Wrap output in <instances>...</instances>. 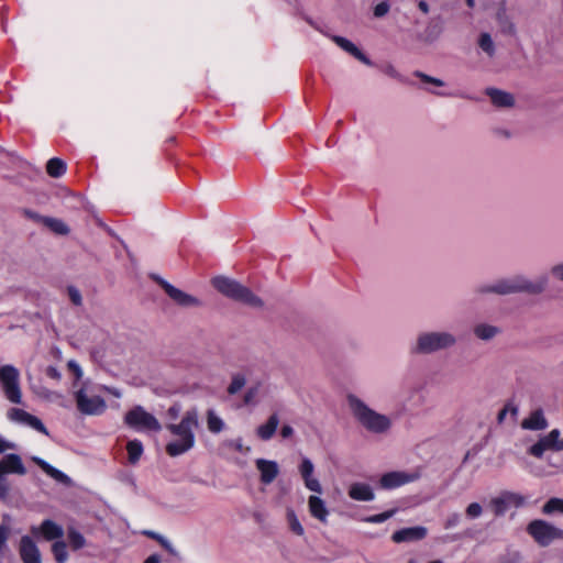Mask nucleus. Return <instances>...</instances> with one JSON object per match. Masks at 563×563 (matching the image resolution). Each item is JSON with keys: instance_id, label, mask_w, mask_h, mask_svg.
Masks as SVG:
<instances>
[{"instance_id": "f257e3e1", "label": "nucleus", "mask_w": 563, "mask_h": 563, "mask_svg": "<svg viewBox=\"0 0 563 563\" xmlns=\"http://www.w3.org/2000/svg\"><path fill=\"white\" fill-rule=\"evenodd\" d=\"M199 428V412L197 408L187 410L178 423H168L166 429L174 440L166 444V453L176 457L190 451L196 443V431Z\"/></svg>"}, {"instance_id": "f03ea898", "label": "nucleus", "mask_w": 563, "mask_h": 563, "mask_svg": "<svg viewBox=\"0 0 563 563\" xmlns=\"http://www.w3.org/2000/svg\"><path fill=\"white\" fill-rule=\"evenodd\" d=\"M548 284V275H541L536 280H531L525 275H514L511 277L501 278L493 283L482 284L476 287L475 292L478 295L496 294L500 296L516 292L539 295L545 290Z\"/></svg>"}, {"instance_id": "7ed1b4c3", "label": "nucleus", "mask_w": 563, "mask_h": 563, "mask_svg": "<svg viewBox=\"0 0 563 563\" xmlns=\"http://www.w3.org/2000/svg\"><path fill=\"white\" fill-rule=\"evenodd\" d=\"M347 405L353 417L367 431L376 434H383L388 432L391 428V419L388 416L369 408L355 395L347 396Z\"/></svg>"}, {"instance_id": "20e7f679", "label": "nucleus", "mask_w": 563, "mask_h": 563, "mask_svg": "<svg viewBox=\"0 0 563 563\" xmlns=\"http://www.w3.org/2000/svg\"><path fill=\"white\" fill-rule=\"evenodd\" d=\"M213 287L223 296L242 302L252 308H262L263 300L256 296L250 288L235 279L218 276L212 279Z\"/></svg>"}, {"instance_id": "39448f33", "label": "nucleus", "mask_w": 563, "mask_h": 563, "mask_svg": "<svg viewBox=\"0 0 563 563\" xmlns=\"http://www.w3.org/2000/svg\"><path fill=\"white\" fill-rule=\"evenodd\" d=\"M456 336L448 331H426L418 334L411 351L416 354H432L456 344Z\"/></svg>"}, {"instance_id": "423d86ee", "label": "nucleus", "mask_w": 563, "mask_h": 563, "mask_svg": "<svg viewBox=\"0 0 563 563\" xmlns=\"http://www.w3.org/2000/svg\"><path fill=\"white\" fill-rule=\"evenodd\" d=\"M77 409L85 416H100L107 409L106 400L86 384L75 393Z\"/></svg>"}, {"instance_id": "0eeeda50", "label": "nucleus", "mask_w": 563, "mask_h": 563, "mask_svg": "<svg viewBox=\"0 0 563 563\" xmlns=\"http://www.w3.org/2000/svg\"><path fill=\"white\" fill-rule=\"evenodd\" d=\"M124 422L136 431L159 432L162 430L159 421L142 406H135L129 410L124 416Z\"/></svg>"}, {"instance_id": "6e6552de", "label": "nucleus", "mask_w": 563, "mask_h": 563, "mask_svg": "<svg viewBox=\"0 0 563 563\" xmlns=\"http://www.w3.org/2000/svg\"><path fill=\"white\" fill-rule=\"evenodd\" d=\"M528 533L541 547H548L554 540L563 539V530L552 523L537 519L532 520L527 527Z\"/></svg>"}, {"instance_id": "1a4fd4ad", "label": "nucleus", "mask_w": 563, "mask_h": 563, "mask_svg": "<svg viewBox=\"0 0 563 563\" xmlns=\"http://www.w3.org/2000/svg\"><path fill=\"white\" fill-rule=\"evenodd\" d=\"M19 371L12 365H3L0 367V385L5 398L12 404L22 402V393L20 388Z\"/></svg>"}, {"instance_id": "9d476101", "label": "nucleus", "mask_w": 563, "mask_h": 563, "mask_svg": "<svg viewBox=\"0 0 563 563\" xmlns=\"http://www.w3.org/2000/svg\"><path fill=\"white\" fill-rule=\"evenodd\" d=\"M525 504V498L509 490L501 492L498 496L493 497L489 501L495 516H504L511 507H521Z\"/></svg>"}, {"instance_id": "9b49d317", "label": "nucleus", "mask_w": 563, "mask_h": 563, "mask_svg": "<svg viewBox=\"0 0 563 563\" xmlns=\"http://www.w3.org/2000/svg\"><path fill=\"white\" fill-rule=\"evenodd\" d=\"M561 431L553 429L549 433L541 435L539 440L528 449V453L537 459H542L545 451L560 452L559 438Z\"/></svg>"}, {"instance_id": "f8f14e48", "label": "nucleus", "mask_w": 563, "mask_h": 563, "mask_svg": "<svg viewBox=\"0 0 563 563\" xmlns=\"http://www.w3.org/2000/svg\"><path fill=\"white\" fill-rule=\"evenodd\" d=\"M154 279L163 287L168 297L178 306L189 308L198 307L201 305V301L198 298L183 291L181 289L176 288L165 279L161 277H154Z\"/></svg>"}, {"instance_id": "ddd939ff", "label": "nucleus", "mask_w": 563, "mask_h": 563, "mask_svg": "<svg viewBox=\"0 0 563 563\" xmlns=\"http://www.w3.org/2000/svg\"><path fill=\"white\" fill-rule=\"evenodd\" d=\"M7 417L11 422L22 424V426H27L45 435L49 434L47 428L44 426V423L37 417L26 412L23 409L11 408L8 410Z\"/></svg>"}, {"instance_id": "4468645a", "label": "nucleus", "mask_w": 563, "mask_h": 563, "mask_svg": "<svg viewBox=\"0 0 563 563\" xmlns=\"http://www.w3.org/2000/svg\"><path fill=\"white\" fill-rule=\"evenodd\" d=\"M30 532L33 538L53 541L63 538L64 529L62 526L51 519H45L38 526H32Z\"/></svg>"}, {"instance_id": "2eb2a0df", "label": "nucleus", "mask_w": 563, "mask_h": 563, "mask_svg": "<svg viewBox=\"0 0 563 563\" xmlns=\"http://www.w3.org/2000/svg\"><path fill=\"white\" fill-rule=\"evenodd\" d=\"M418 476L416 474L401 472V471H394L385 473L380 479H379V486L383 489H395L402 485L412 483L416 481Z\"/></svg>"}, {"instance_id": "dca6fc26", "label": "nucleus", "mask_w": 563, "mask_h": 563, "mask_svg": "<svg viewBox=\"0 0 563 563\" xmlns=\"http://www.w3.org/2000/svg\"><path fill=\"white\" fill-rule=\"evenodd\" d=\"M19 554L23 563H42L41 552L34 538L23 536L19 543Z\"/></svg>"}, {"instance_id": "f3484780", "label": "nucleus", "mask_w": 563, "mask_h": 563, "mask_svg": "<svg viewBox=\"0 0 563 563\" xmlns=\"http://www.w3.org/2000/svg\"><path fill=\"white\" fill-rule=\"evenodd\" d=\"M302 477L305 487L316 494L322 493V486L317 477L313 476L314 465L310 459L303 456L298 467Z\"/></svg>"}, {"instance_id": "a211bd4d", "label": "nucleus", "mask_w": 563, "mask_h": 563, "mask_svg": "<svg viewBox=\"0 0 563 563\" xmlns=\"http://www.w3.org/2000/svg\"><path fill=\"white\" fill-rule=\"evenodd\" d=\"M428 534V529L423 526L407 527L395 531L391 540L395 543L413 542L424 539Z\"/></svg>"}, {"instance_id": "6ab92c4d", "label": "nucleus", "mask_w": 563, "mask_h": 563, "mask_svg": "<svg viewBox=\"0 0 563 563\" xmlns=\"http://www.w3.org/2000/svg\"><path fill=\"white\" fill-rule=\"evenodd\" d=\"M0 473L3 474H18L25 475L26 468L22 462L20 455L11 453L7 454L2 460H0Z\"/></svg>"}, {"instance_id": "aec40b11", "label": "nucleus", "mask_w": 563, "mask_h": 563, "mask_svg": "<svg viewBox=\"0 0 563 563\" xmlns=\"http://www.w3.org/2000/svg\"><path fill=\"white\" fill-rule=\"evenodd\" d=\"M255 464L261 474V482L265 485L273 483L279 473L278 464L275 461L257 459Z\"/></svg>"}, {"instance_id": "412c9836", "label": "nucleus", "mask_w": 563, "mask_h": 563, "mask_svg": "<svg viewBox=\"0 0 563 563\" xmlns=\"http://www.w3.org/2000/svg\"><path fill=\"white\" fill-rule=\"evenodd\" d=\"M520 426L523 430L542 431L549 427V422L543 410L536 409L521 421Z\"/></svg>"}, {"instance_id": "4be33fe9", "label": "nucleus", "mask_w": 563, "mask_h": 563, "mask_svg": "<svg viewBox=\"0 0 563 563\" xmlns=\"http://www.w3.org/2000/svg\"><path fill=\"white\" fill-rule=\"evenodd\" d=\"M331 38L339 47H341L346 53L351 54L353 57H355L363 64L368 66L372 65L371 59L350 40L339 35H333L331 36Z\"/></svg>"}, {"instance_id": "5701e85b", "label": "nucleus", "mask_w": 563, "mask_h": 563, "mask_svg": "<svg viewBox=\"0 0 563 563\" xmlns=\"http://www.w3.org/2000/svg\"><path fill=\"white\" fill-rule=\"evenodd\" d=\"M349 496L357 501H372L375 498L372 487L365 483H353L349 488Z\"/></svg>"}, {"instance_id": "b1692460", "label": "nucleus", "mask_w": 563, "mask_h": 563, "mask_svg": "<svg viewBox=\"0 0 563 563\" xmlns=\"http://www.w3.org/2000/svg\"><path fill=\"white\" fill-rule=\"evenodd\" d=\"M308 507L310 515L313 518L320 520L321 522H327L329 510L325 506V503L319 496L311 495L308 498Z\"/></svg>"}, {"instance_id": "393cba45", "label": "nucleus", "mask_w": 563, "mask_h": 563, "mask_svg": "<svg viewBox=\"0 0 563 563\" xmlns=\"http://www.w3.org/2000/svg\"><path fill=\"white\" fill-rule=\"evenodd\" d=\"M32 461L36 465H38L43 472H45L49 477L54 478L56 482L66 484V485L70 484V478L65 473H63L62 471L52 466L49 463H47L43 459H41L38 456H33Z\"/></svg>"}, {"instance_id": "a878e982", "label": "nucleus", "mask_w": 563, "mask_h": 563, "mask_svg": "<svg viewBox=\"0 0 563 563\" xmlns=\"http://www.w3.org/2000/svg\"><path fill=\"white\" fill-rule=\"evenodd\" d=\"M279 424V418L276 413L269 416L268 420L257 427L256 434L263 441H268L275 434L277 427Z\"/></svg>"}, {"instance_id": "bb28decb", "label": "nucleus", "mask_w": 563, "mask_h": 563, "mask_svg": "<svg viewBox=\"0 0 563 563\" xmlns=\"http://www.w3.org/2000/svg\"><path fill=\"white\" fill-rule=\"evenodd\" d=\"M486 93L496 107H511L514 104V97L509 92L496 88H488Z\"/></svg>"}, {"instance_id": "cd10ccee", "label": "nucleus", "mask_w": 563, "mask_h": 563, "mask_svg": "<svg viewBox=\"0 0 563 563\" xmlns=\"http://www.w3.org/2000/svg\"><path fill=\"white\" fill-rule=\"evenodd\" d=\"M126 452L129 463L132 465L137 464L144 453L143 443L137 439L130 440L126 443Z\"/></svg>"}, {"instance_id": "c85d7f7f", "label": "nucleus", "mask_w": 563, "mask_h": 563, "mask_svg": "<svg viewBox=\"0 0 563 563\" xmlns=\"http://www.w3.org/2000/svg\"><path fill=\"white\" fill-rule=\"evenodd\" d=\"M207 428L211 433H220L224 430L225 423L223 419L216 412L214 409L207 411Z\"/></svg>"}, {"instance_id": "c756f323", "label": "nucleus", "mask_w": 563, "mask_h": 563, "mask_svg": "<svg viewBox=\"0 0 563 563\" xmlns=\"http://www.w3.org/2000/svg\"><path fill=\"white\" fill-rule=\"evenodd\" d=\"M262 386V382H256L246 389L243 397V404L245 406H256L260 402Z\"/></svg>"}, {"instance_id": "7c9ffc66", "label": "nucleus", "mask_w": 563, "mask_h": 563, "mask_svg": "<svg viewBox=\"0 0 563 563\" xmlns=\"http://www.w3.org/2000/svg\"><path fill=\"white\" fill-rule=\"evenodd\" d=\"M499 333V329L487 323H479L474 328V334L484 341L492 340Z\"/></svg>"}, {"instance_id": "2f4dec72", "label": "nucleus", "mask_w": 563, "mask_h": 563, "mask_svg": "<svg viewBox=\"0 0 563 563\" xmlns=\"http://www.w3.org/2000/svg\"><path fill=\"white\" fill-rule=\"evenodd\" d=\"M66 163L60 158L53 157L46 164V172L51 177L58 178L66 173Z\"/></svg>"}, {"instance_id": "473e14b6", "label": "nucleus", "mask_w": 563, "mask_h": 563, "mask_svg": "<svg viewBox=\"0 0 563 563\" xmlns=\"http://www.w3.org/2000/svg\"><path fill=\"white\" fill-rule=\"evenodd\" d=\"M44 225L54 233L60 235H65L69 232L67 224L63 220L56 218L46 217V219H44Z\"/></svg>"}, {"instance_id": "72a5a7b5", "label": "nucleus", "mask_w": 563, "mask_h": 563, "mask_svg": "<svg viewBox=\"0 0 563 563\" xmlns=\"http://www.w3.org/2000/svg\"><path fill=\"white\" fill-rule=\"evenodd\" d=\"M544 515H563V498L552 497L542 506Z\"/></svg>"}, {"instance_id": "f704fd0d", "label": "nucleus", "mask_w": 563, "mask_h": 563, "mask_svg": "<svg viewBox=\"0 0 563 563\" xmlns=\"http://www.w3.org/2000/svg\"><path fill=\"white\" fill-rule=\"evenodd\" d=\"M478 46L479 48L486 53L489 57H494L495 55V43L492 38V35L487 32L481 33L478 37Z\"/></svg>"}, {"instance_id": "c9c22d12", "label": "nucleus", "mask_w": 563, "mask_h": 563, "mask_svg": "<svg viewBox=\"0 0 563 563\" xmlns=\"http://www.w3.org/2000/svg\"><path fill=\"white\" fill-rule=\"evenodd\" d=\"M67 538L73 550H79L86 545L85 537L75 528L67 530Z\"/></svg>"}, {"instance_id": "e433bc0d", "label": "nucleus", "mask_w": 563, "mask_h": 563, "mask_svg": "<svg viewBox=\"0 0 563 563\" xmlns=\"http://www.w3.org/2000/svg\"><path fill=\"white\" fill-rule=\"evenodd\" d=\"M246 384V377L242 373H235L231 377V382L227 388L229 395L238 394Z\"/></svg>"}, {"instance_id": "4c0bfd02", "label": "nucleus", "mask_w": 563, "mask_h": 563, "mask_svg": "<svg viewBox=\"0 0 563 563\" xmlns=\"http://www.w3.org/2000/svg\"><path fill=\"white\" fill-rule=\"evenodd\" d=\"M52 553L57 563H65L68 560L67 545L64 541H55L52 544Z\"/></svg>"}, {"instance_id": "58836bf2", "label": "nucleus", "mask_w": 563, "mask_h": 563, "mask_svg": "<svg viewBox=\"0 0 563 563\" xmlns=\"http://www.w3.org/2000/svg\"><path fill=\"white\" fill-rule=\"evenodd\" d=\"M497 20L501 33L507 35H514L516 33L515 24L507 18L505 11H499L497 13Z\"/></svg>"}, {"instance_id": "ea45409f", "label": "nucleus", "mask_w": 563, "mask_h": 563, "mask_svg": "<svg viewBox=\"0 0 563 563\" xmlns=\"http://www.w3.org/2000/svg\"><path fill=\"white\" fill-rule=\"evenodd\" d=\"M287 521L290 530L297 536H303L305 529L292 509L287 510Z\"/></svg>"}, {"instance_id": "a19ab883", "label": "nucleus", "mask_w": 563, "mask_h": 563, "mask_svg": "<svg viewBox=\"0 0 563 563\" xmlns=\"http://www.w3.org/2000/svg\"><path fill=\"white\" fill-rule=\"evenodd\" d=\"M396 512H397V509H390V510L384 511L382 514L365 517L362 519V521L368 522V523H382V522H385L386 520H388L389 518H391Z\"/></svg>"}, {"instance_id": "79ce46f5", "label": "nucleus", "mask_w": 563, "mask_h": 563, "mask_svg": "<svg viewBox=\"0 0 563 563\" xmlns=\"http://www.w3.org/2000/svg\"><path fill=\"white\" fill-rule=\"evenodd\" d=\"M465 515L468 519H477L483 515V507L478 503H471L466 509Z\"/></svg>"}, {"instance_id": "37998d69", "label": "nucleus", "mask_w": 563, "mask_h": 563, "mask_svg": "<svg viewBox=\"0 0 563 563\" xmlns=\"http://www.w3.org/2000/svg\"><path fill=\"white\" fill-rule=\"evenodd\" d=\"M415 76L420 78L426 84H431V85H433L435 87L444 86V82L441 79L435 78V77H431V76L426 75V74H423L421 71H416Z\"/></svg>"}, {"instance_id": "c03bdc74", "label": "nucleus", "mask_w": 563, "mask_h": 563, "mask_svg": "<svg viewBox=\"0 0 563 563\" xmlns=\"http://www.w3.org/2000/svg\"><path fill=\"white\" fill-rule=\"evenodd\" d=\"M67 291H68V296H69L70 301L75 306H80L82 303L81 294H80V291L76 287L69 286Z\"/></svg>"}, {"instance_id": "a18cd8bd", "label": "nucleus", "mask_w": 563, "mask_h": 563, "mask_svg": "<svg viewBox=\"0 0 563 563\" xmlns=\"http://www.w3.org/2000/svg\"><path fill=\"white\" fill-rule=\"evenodd\" d=\"M550 275L561 283H563V262L553 265L550 268Z\"/></svg>"}, {"instance_id": "49530a36", "label": "nucleus", "mask_w": 563, "mask_h": 563, "mask_svg": "<svg viewBox=\"0 0 563 563\" xmlns=\"http://www.w3.org/2000/svg\"><path fill=\"white\" fill-rule=\"evenodd\" d=\"M9 533H10L9 527L5 525H0V553L7 547Z\"/></svg>"}, {"instance_id": "de8ad7c7", "label": "nucleus", "mask_w": 563, "mask_h": 563, "mask_svg": "<svg viewBox=\"0 0 563 563\" xmlns=\"http://www.w3.org/2000/svg\"><path fill=\"white\" fill-rule=\"evenodd\" d=\"M9 490L10 488L8 481L5 476H3V474L0 473V499L5 500L9 496Z\"/></svg>"}, {"instance_id": "09e8293b", "label": "nucleus", "mask_w": 563, "mask_h": 563, "mask_svg": "<svg viewBox=\"0 0 563 563\" xmlns=\"http://www.w3.org/2000/svg\"><path fill=\"white\" fill-rule=\"evenodd\" d=\"M389 8H390L389 4L386 1H383L375 5L374 15L376 18H382L388 13Z\"/></svg>"}, {"instance_id": "8fccbe9b", "label": "nucleus", "mask_w": 563, "mask_h": 563, "mask_svg": "<svg viewBox=\"0 0 563 563\" xmlns=\"http://www.w3.org/2000/svg\"><path fill=\"white\" fill-rule=\"evenodd\" d=\"M460 520H461L460 515L457 512H453L446 518V520L444 522V528L450 529V528L456 527L460 523Z\"/></svg>"}, {"instance_id": "3c124183", "label": "nucleus", "mask_w": 563, "mask_h": 563, "mask_svg": "<svg viewBox=\"0 0 563 563\" xmlns=\"http://www.w3.org/2000/svg\"><path fill=\"white\" fill-rule=\"evenodd\" d=\"M23 213L26 218L33 220L34 222L42 223V224H44V219H46V217L41 216L40 213L29 210V209H25L23 211Z\"/></svg>"}, {"instance_id": "603ef678", "label": "nucleus", "mask_w": 563, "mask_h": 563, "mask_svg": "<svg viewBox=\"0 0 563 563\" xmlns=\"http://www.w3.org/2000/svg\"><path fill=\"white\" fill-rule=\"evenodd\" d=\"M15 444L7 441L4 438L0 435V454L5 452L7 450H14Z\"/></svg>"}, {"instance_id": "864d4df0", "label": "nucleus", "mask_w": 563, "mask_h": 563, "mask_svg": "<svg viewBox=\"0 0 563 563\" xmlns=\"http://www.w3.org/2000/svg\"><path fill=\"white\" fill-rule=\"evenodd\" d=\"M294 434V429L289 424H285L280 429V435L284 439L290 438Z\"/></svg>"}, {"instance_id": "5fc2aeb1", "label": "nucleus", "mask_w": 563, "mask_h": 563, "mask_svg": "<svg viewBox=\"0 0 563 563\" xmlns=\"http://www.w3.org/2000/svg\"><path fill=\"white\" fill-rule=\"evenodd\" d=\"M505 407L508 413H510L514 418H517L519 413V408L517 405L514 402H508Z\"/></svg>"}, {"instance_id": "6e6d98bb", "label": "nucleus", "mask_w": 563, "mask_h": 563, "mask_svg": "<svg viewBox=\"0 0 563 563\" xmlns=\"http://www.w3.org/2000/svg\"><path fill=\"white\" fill-rule=\"evenodd\" d=\"M179 412H180V407L178 405H174V406L169 407L167 410V415L172 419H176L179 416Z\"/></svg>"}, {"instance_id": "4d7b16f0", "label": "nucleus", "mask_w": 563, "mask_h": 563, "mask_svg": "<svg viewBox=\"0 0 563 563\" xmlns=\"http://www.w3.org/2000/svg\"><path fill=\"white\" fill-rule=\"evenodd\" d=\"M164 549H166L170 554L173 555H176L177 552L175 550V548L173 547V544L166 539L164 540V542L161 544Z\"/></svg>"}, {"instance_id": "13d9d810", "label": "nucleus", "mask_w": 563, "mask_h": 563, "mask_svg": "<svg viewBox=\"0 0 563 563\" xmlns=\"http://www.w3.org/2000/svg\"><path fill=\"white\" fill-rule=\"evenodd\" d=\"M103 388L111 395H113L114 397L117 398H120L122 396L121 391L118 389V388H114V387H106L103 386Z\"/></svg>"}, {"instance_id": "bf43d9fd", "label": "nucleus", "mask_w": 563, "mask_h": 563, "mask_svg": "<svg viewBox=\"0 0 563 563\" xmlns=\"http://www.w3.org/2000/svg\"><path fill=\"white\" fill-rule=\"evenodd\" d=\"M144 563H161V559L157 554L150 555Z\"/></svg>"}, {"instance_id": "052dcab7", "label": "nucleus", "mask_w": 563, "mask_h": 563, "mask_svg": "<svg viewBox=\"0 0 563 563\" xmlns=\"http://www.w3.org/2000/svg\"><path fill=\"white\" fill-rule=\"evenodd\" d=\"M418 7L423 13L427 14L429 12V5L424 0H420Z\"/></svg>"}, {"instance_id": "680f3d73", "label": "nucleus", "mask_w": 563, "mask_h": 563, "mask_svg": "<svg viewBox=\"0 0 563 563\" xmlns=\"http://www.w3.org/2000/svg\"><path fill=\"white\" fill-rule=\"evenodd\" d=\"M385 73L391 77H398L397 70L393 66H387Z\"/></svg>"}, {"instance_id": "e2e57ef3", "label": "nucleus", "mask_w": 563, "mask_h": 563, "mask_svg": "<svg viewBox=\"0 0 563 563\" xmlns=\"http://www.w3.org/2000/svg\"><path fill=\"white\" fill-rule=\"evenodd\" d=\"M68 365L70 368H73L75 371L77 376L81 375V369L78 364H76L75 362H69Z\"/></svg>"}, {"instance_id": "0e129e2a", "label": "nucleus", "mask_w": 563, "mask_h": 563, "mask_svg": "<svg viewBox=\"0 0 563 563\" xmlns=\"http://www.w3.org/2000/svg\"><path fill=\"white\" fill-rule=\"evenodd\" d=\"M68 365L70 368H73L75 371L77 376L81 375V369L78 364H76L75 362H69Z\"/></svg>"}, {"instance_id": "69168bd1", "label": "nucleus", "mask_w": 563, "mask_h": 563, "mask_svg": "<svg viewBox=\"0 0 563 563\" xmlns=\"http://www.w3.org/2000/svg\"><path fill=\"white\" fill-rule=\"evenodd\" d=\"M68 365L70 368H73L75 371L77 376L81 375V369L78 364H76L75 362H69Z\"/></svg>"}, {"instance_id": "338daca9", "label": "nucleus", "mask_w": 563, "mask_h": 563, "mask_svg": "<svg viewBox=\"0 0 563 563\" xmlns=\"http://www.w3.org/2000/svg\"><path fill=\"white\" fill-rule=\"evenodd\" d=\"M507 413H508V412H507V410H506V407H504V408L499 411L498 417H497V420H498V422H499V423H500V422H503V421L505 420V418H506V415H507Z\"/></svg>"}, {"instance_id": "774afa93", "label": "nucleus", "mask_w": 563, "mask_h": 563, "mask_svg": "<svg viewBox=\"0 0 563 563\" xmlns=\"http://www.w3.org/2000/svg\"><path fill=\"white\" fill-rule=\"evenodd\" d=\"M48 375L51 377H54V378H58L59 377V373L54 367H49L48 368Z\"/></svg>"}]
</instances>
